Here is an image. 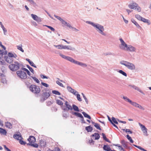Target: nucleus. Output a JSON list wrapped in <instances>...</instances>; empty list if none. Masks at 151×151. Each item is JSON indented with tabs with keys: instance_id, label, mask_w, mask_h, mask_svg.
I'll use <instances>...</instances> for the list:
<instances>
[{
	"instance_id": "nucleus-64",
	"label": "nucleus",
	"mask_w": 151,
	"mask_h": 151,
	"mask_svg": "<svg viewBox=\"0 0 151 151\" xmlns=\"http://www.w3.org/2000/svg\"><path fill=\"white\" fill-rule=\"evenodd\" d=\"M3 53L4 52H3L2 51L0 50V59L2 57Z\"/></svg>"
},
{
	"instance_id": "nucleus-55",
	"label": "nucleus",
	"mask_w": 151,
	"mask_h": 151,
	"mask_svg": "<svg viewBox=\"0 0 151 151\" xmlns=\"http://www.w3.org/2000/svg\"><path fill=\"white\" fill-rule=\"evenodd\" d=\"M41 84L42 86H44L46 87H48L49 86V85L48 84L46 83H45L41 82Z\"/></svg>"
},
{
	"instance_id": "nucleus-42",
	"label": "nucleus",
	"mask_w": 151,
	"mask_h": 151,
	"mask_svg": "<svg viewBox=\"0 0 151 151\" xmlns=\"http://www.w3.org/2000/svg\"><path fill=\"white\" fill-rule=\"evenodd\" d=\"M130 104H131L133 106L136 107H137V106L138 104H137V103L136 102H135L132 101Z\"/></svg>"
},
{
	"instance_id": "nucleus-27",
	"label": "nucleus",
	"mask_w": 151,
	"mask_h": 151,
	"mask_svg": "<svg viewBox=\"0 0 151 151\" xmlns=\"http://www.w3.org/2000/svg\"><path fill=\"white\" fill-rule=\"evenodd\" d=\"M0 78L2 80V82L4 83L6 81L5 76L2 73H0Z\"/></svg>"
},
{
	"instance_id": "nucleus-2",
	"label": "nucleus",
	"mask_w": 151,
	"mask_h": 151,
	"mask_svg": "<svg viewBox=\"0 0 151 151\" xmlns=\"http://www.w3.org/2000/svg\"><path fill=\"white\" fill-rule=\"evenodd\" d=\"M121 64L125 66L129 69L132 70L135 68V65L132 63L126 61L122 60L120 62Z\"/></svg>"
},
{
	"instance_id": "nucleus-5",
	"label": "nucleus",
	"mask_w": 151,
	"mask_h": 151,
	"mask_svg": "<svg viewBox=\"0 0 151 151\" xmlns=\"http://www.w3.org/2000/svg\"><path fill=\"white\" fill-rule=\"evenodd\" d=\"M14 63V64H10L9 66L10 70L13 71H15L18 70L21 65V64L17 62H15Z\"/></svg>"
},
{
	"instance_id": "nucleus-47",
	"label": "nucleus",
	"mask_w": 151,
	"mask_h": 151,
	"mask_svg": "<svg viewBox=\"0 0 151 151\" xmlns=\"http://www.w3.org/2000/svg\"><path fill=\"white\" fill-rule=\"evenodd\" d=\"M135 17L139 20L141 21L142 17L139 14H136L135 15Z\"/></svg>"
},
{
	"instance_id": "nucleus-25",
	"label": "nucleus",
	"mask_w": 151,
	"mask_h": 151,
	"mask_svg": "<svg viewBox=\"0 0 151 151\" xmlns=\"http://www.w3.org/2000/svg\"><path fill=\"white\" fill-rule=\"evenodd\" d=\"M10 58H16L17 57V55L15 53L14 54L11 52H9L8 54V56Z\"/></svg>"
},
{
	"instance_id": "nucleus-20",
	"label": "nucleus",
	"mask_w": 151,
	"mask_h": 151,
	"mask_svg": "<svg viewBox=\"0 0 151 151\" xmlns=\"http://www.w3.org/2000/svg\"><path fill=\"white\" fill-rule=\"evenodd\" d=\"M128 142L124 140H122L121 142V143L122 144L123 147L126 148H128Z\"/></svg>"
},
{
	"instance_id": "nucleus-14",
	"label": "nucleus",
	"mask_w": 151,
	"mask_h": 151,
	"mask_svg": "<svg viewBox=\"0 0 151 151\" xmlns=\"http://www.w3.org/2000/svg\"><path fill=\"white\" fill-rule=\"evenodd\" d=\"M31 16L34 20L36 21L38 23H39L41 22L42 19L40 17L33 14H31Z\"/></svg>"
},
{
	"instance_id": "nucleus-40",
	"label": "nucleus",
	"mask_w": 151,
	"mask_h": 151,
	"mask_svg": "<svg viewBox=\"0 0 151 151\" xmlns=\"http://www.w3.org/2000/svg\"><path fill=\"white\" fill-rule=\"evenodd\" d=\"M52 92L53 94L56 95H61L60 93L57 91L53 90L52 91Z\"/></svg>"
},
{
	"instance_id": "nucleus-48",
	"label": "nucleus",
	"mask_w": 151,
	"mask_h": 151,
	"mask_svg": "<svg viewBox=\"0 0 151 151\" xmlns=\"http://www.w3.org/2000/svg\"><path fill=\"white\" fill-rule=\"evenodd\" d=\"M94 126H95V127L97 129L100 130H101V129L100 127V125L99 124L96 123L95 124Z\"/></svg>"
},
{
	"instance_id": "nucleus-57",
	"label": "nucleus",
	"mask_w": 151,
	"mask_h": 151,
	"mask_svg": "<svg viewBox=\"0 0 151 151\" xmlns=\"http://www.w3.org/2000/svg\"><path fill=\"white\" fill-rule=\"evenodd\" d=\"M45 26L49 28L50 30H51L52 31H55V29L51 26L46 25H45Z\"/></svg>"
},
{
	"instance_id": "nucleus-35",
	"label": "nucleus",
	"mask_w": 151,
	"mask_h": 151,
	"mask_svg": "<svg viewBox=\"0 0 151 151\" xmlns=\"http://www.w3.org/2000/svg\"><path fill=\"white\" fill-rule=\"evenodd\" d=\"M22 44L17 46V48L19 50L21 51L22 52H24V51L22 48Z\"/></svg>"
},
{
	"instance_id": "nucleus-49",
	"label": "nucleus",
	"mask_w": 151,
	"mask_h": 151,
	"mask_svg": "<svg viewBox=\"0 0 151 151\" xmlns=\"http://www.w3.org/2000/svg\"><path fill=\"white\" fill-rule=\"evenodd\" d=\"M19 143L20 144L23 145H24L26 144V142L22 140V139H19Z\"/></svg>"
},
{
	"instance_id": "nucleus-32",
	"label": "nucleus",
	"mask_w": 151,
	"mask_h": 151,
	"mask_svg": "<svg viewBox=\"0 0 151 151\" xmlns=\"http://www.w3.org/2000/svg\"><path fill=\"white\" fill-rule=\"evenodd\" d=\"M102 135L103 136V138L105 140L106 142H108L109 143H111V142L106 137L104 133H102Z\"/></svg>"
},
{
	"instance_id": "nucleus-63",
	"label": "nucleus",
	"mask_w": 151,
	"mask_h": 151,
	"mask_svg": "<svg viewBox=\"0 0 151 151\" xmlns=\"http://www.w3.org/2000/svg\"><path fill=\"white\" fill-rule=\"evenodd\" d=\"M4 147L6 151H11L10 149H9L8 147H6V145H4Z\"/></svg>"
},
{
	"instance_id": "nucleus-44",
	"label": "nucleus",
	"mask_w": 151,
	"mask_h": 151,
	"mask_svg": "<svg viewBox=\"0 0 151 151\" xmlns=\"http://www.w3.org/2000/svg\"><path fill=\"white\" fill-rule=\"evenodd\" d=\"M27 67L29 69V70L33 73V74L34 73V70L33 68L30 67L29 65H27Z\"/></svg>"
},
{
	"instance_id": "nucleus-3",
	"label": "nucleus",
	"mask_w": 151,
	"mask_h": 151,
	"mask_svg": "<svg viewBox=\"0 0 151 151\" xmlns=\"http://www.w3.org/2000/svg\"><path fill=\"white\" fill-rule=\"evenodd\" d=\"M28 141L29 142V143L27 144V145L36 148L38 147L37 144H34L36 141V139L34 137L32 136H30L28 139Z\"/></svg>"
},
{
	"instance_id": "nucleus-29",
	"label": "nucleus",
	"mask_w": 151,
	"mask_h": 151,
	"mask_svg": "<svg viewBox=\"0 0 151 151\" xmlns=\"http://www.w3.org/2000/svg\"><path fill=\"white\" fill-rule=\"evenodd\" d=\"M72 108L73 110L77 112L80 111V110L78 107L75 104H73L72 105Z\"/></svg>"
},
{
	"instance_id": "nucleus-43",
	"label": "nucleus",
	"mask_w": 151,
	"mask_h": 151,
	"mask_svg": "<svg viewBox=\"0 0 151 151\" xmlns=\"http://www.w3.org/2000/svg\"><path fill=\"white\" fill-rule=\"evenodd\" d=\"M65 111H64L63 112V116L64 117L66 118L68 116V112Z\"/></svg>"
},
{
	"instance_id": "nucleus-41",
	"label": "nucleus",
	"mask_w": 151,
	"mask_h": 151,
	"mask_svg": "<svg viewBox=\"0 0 151 151\" xmlns=\"http://www.w3.org/2000/svg\"><path fill=\"white\" fill-rule=\"evenodd\" d=\"M127 139L130 141V142L133 143L134 142V141L132 139L131 137L129 136L128 134H127Z\"/></svg>"
},
{
	"instance_id": "nucleus-36",
	"label": "nucleus",
	"mask_w": 151,
	"mask_h": 151,
	"mask_svg": "<svg viewBox=\"0 0 151 151\" xmlns=\"http://www.w3.org/2000/svg\"><path fill=\"white\" fill-rule=\"evenodd\" d=\"M82 114L85 117L87 118L90 119H91V117L86 112H82Z\"/></svg>"
},
{
	"instance_id": "nucleus-7",
	"label": "nucleus",
	"mask_w": 151,
	"mask_h": 151,
	"mask_svg": "<svg viewBox=\"0 0 151 151\" xmlns=\"http://www.w3.org/2000/svg\"><path fill=\"white\" fill-rule=\"evenodd\" d=\"M30 90L34 93L37 94L40 93V89L38 86L34 85H31L29 87Z\"/></svg>"
},
{
	"instance_id": "nucleus-60",
	"label": "nucleus",
	"mask_w": 151,
	"mask_h": 151,
	"mask_svg": "<svg viewBox=\"0 0 151 151\" xmlns=\"http://www.w3.org/2000/svg\"><path fill=\"white\" fill-rule=\"evenodd\" d=\"M125 132L127 133H129L130 134H132L133 133L129 129H126L125 130Z\"/></svg>"
},
{
	"instance_id": "nucleus-1",
	"label": "nucleus",
	"mask_w": 151,
	"mask_h": 151,
	"mask_svg": "<svg viewBox=\"0 0 151 151\" xmlns=\"http://www.w3.org/2000/svg\"><path fill=\"white\" fill-rule=\"evenodd\" d=\"M86 22L87 24L91 25L94 28H96V30L100 34L104 36L106 35V34L104 32V29L103 26L98 23H94L90 21H86Z\"/></svg>"
},
{
	"instance_id": "nucleus-24",
	"label": "nucleus",
	"mask_w": 151,
	"mask_h": 151,
	"mask_svg": "<svg viewBox=\"0 0 151 151\" xmlns=\"http://www.w3.org/2000/svg\"><path fill=\"white\" fill-rule=\"evenodd\" d=\"M32 78L37 83H40L39 81L35 77H33L32 76H30V77H28L27 78L28 79H31V78Z\"/></svg>"
},
{
	"instance_id": "nucleus-37",
	"label": "nucleus",
	"mask_w": 151,
	"mask_h": 151,
	"mask_svg": "<svg viewBox=\"0 0 151 151\" xmlns=\"http://www.w3.org/2000/svg\"><path fill=\"white\" fill-rule=\"evenodd\" d=\"M0 133L2 134L6 135V130L1 128Z\"/></svg>"
},
{
	"instance_id": "nucleus-38",
	"label": "nucleus",
	"mask_w": 151,
	"mask_h": 151,
	"mask_svg": "<svg viewBox=\"0 0 151 151\" xmlns=\"http://www.w3.org/2000/svg\"><path fill=\"white\" fill-rule=\"evenodd\" d=\"M123 98L126 101L129 103L130 104L132 101L126 96H123Z\"/></svg>"
},
{
	"instance_id": "nucleus-15",
	"label": "nucleus",
	"mask_w": 151,
	"mask_h": 151,
	"mask_svg": "<svg viewBox=\"0 0 151 151\" xmlns=\"http://www.w3.org/2000/svg\"><path fill=\"white\" fill-rule=\"evenodd\" d=\"M129 86L135 90L138 91L142 94L144 95H145L144 93L139 88V87L135 86V85H129Z\"/></svg>"
},
{
	"instance_id": "nucleus-45",
	"label": "nucleus",
	"mask_w": 151,
	"mask_h": 151,
	"mask_svg": "<svg viewBox=\"0 0 151 151\" xmlns=\"http://www.w3.org/2000/svg\"><path fill=\"white\" fill-rule=\"evenodd\" d=\"M112 122L117 124H118V122H117V119H116L114 117H112Z\"/></svg>"
},
{
	"instance_id": "nucleus-6",
	"label": "nucleus",
	"mask_w": 151,
	"mask_h": 151,
	"mask_svg": "<svg viewBox=\"0 0 151 151\" xmlns=\"http://www.w3.org/2000/svg\"><path fill=\"white\" fill-rule=\"evenodd\" d=\"M45 92H44L43 90H42L43 93L41 95L42 97L40 101L42 102L46 100L50 96V92H47L48 91V89L45 88Z\"/></svg>"
},
{
	"instance_id": "nucleus-9",
	"label": "nucleus",
	"mask_w": 151,
	"mask_h": 151,
	"mask_svg": "<svg viewBox=\"0 0 151 151\" xmlns=\"http://www.w3.org/2000/svg\"><path fill=\"white\" fill-rule=\"evenodd\" d=\"M65 101V105L62 106V110L66 111H68L69 110H72V107L69 104L68 102L67 101Z\"/></svg>"
},
{
	"instance_id": "nucleus-23",
	"label": "nucleus",
	"mask_w": 151,
	"mask_h": 151,
	"mask_svg": "<svg viewBox=\"0 0 151 151\" xmlns=\"http://www.w3.org/2000/svg\"><path fill=\"white\" fill-rule=\"evenodd\" d=\"M61 22L64 26H66L69 28L72 27V26L69 23H68L64 20H63Z\"/></svg>"
},
{
	"instance_id": "nucleus-21",
	"label": "nucleus",
	"mask_w": 151,
	"mask_h": 151,
	"mask_svg": "<svg viewBox=\"0 0 151 151\" xmlns=\"http://www.w3.org/2000/svg\"><path fill=\"white\" fill-rule=\"evenodd\" d=\"M76 64L78 65L83 67H86L87 66V65L84 63L77 61Z\"/></svg>"
},
{
	"instance_id": "nucleus-39",
	"label": "nucleus",
	"mask_w": 151,
	"mask_h": 151,
	"mask_svg": "<svg viewBox=\"0 0 151 151\" xmlns=\"http://www.w3.org/2000/svg\"><path fill=\"white\" fill-rule=\"evenodd\" d=\"M118 72L120 74H122L124 76L127 77V73L124 71L122 70H119Z\"/></svg>"
},
{
	"instance_id": "nucleus-13",
	"label": "nucleus",
	"mask_w": 151,
	"mask_h": 151,
	"mask_svg": "<svg viewBox=\"0 0 151 151\" xmlns=\"http://www.w3.org/2000/svg\"><path fill=\"white\" fill-rule=\"evenodd\" d=\"M139 124L141 130L144 133V135L146 136H147L148 135V134L147 132V128L145 126L143 125L140 123H139Z\"/></svg>"
},
{
	"instance_id": "nucleus-62",
	"label": "nucleus",
	"mask_w": 151,
	"mask_h": 151,
	"mask_svg": "<svg viewBox=\"0 0 151 151\" xmlns=\"http://www.w3.org/2000/svg\"><path fill=\"white\" fill-rule=\"evenodd\" d=\"M40 76L42 78H47V79L48 78V77L46 76H45L44 75H41Z\"/></svg>"
},
{
	"instance_id": "nucleus-4",
	"label": "nucleus",
	"mask_w": 151,
	"mask_h": 151,
	"mask_svg": "<svg viewBox=\"0 0 151 151\" xmlns=\"http://www.w3.org/2000/svg\"><path fill=\"white\" fill-rule=\"evenodd\" d=\"M54 46L57 48L58 49H67L73 51L75 50V48L71 47L70 45H54Z\"/></svg>"
},
{
	"instance_id": "nucleus-56",
	"label": "nucleus",
	"mask_w": 151,
	"mask_h": 151,
	"mask_svg": "<svg viewBox=\"0 0 151 151\" xmlns=\"http://www.w3.org/2000/svg\"><path fill=\"white\" fill-rule=\"evenodd\" d=\"M71 93H72L75 96L76 95H77V94L78 93V92L76 90H75V89H73V90L72 91V92H71Z\"/></svg>"
},
{
	"instance_id": "nucleus-31",
	"label": "nucleus",
	"mask_w": 151,
	"mask_h": 151,
	"mask_svg": "<svg viewBox=\"0 0 151 151\" xmlns=\"http://www.w3.org/2000/svg\"><path fill=\"white\" fill-rule=\"evenodd\" d=\"M93 137H95V140H98V139L100 137V135L99 134L97 133H95L93 134L92 135Z\"/></svg>"
},
{
	"instance_id": "nucleus-17",
	"label": "nucleus",
	"mask_w": 151,
	"mask_h": 151,
	"mask_svg": "<svg viewBox=\"0 0 151 151\" xmlns=\"http://www.w3.org/2000/svg\"><path fill=\"white\" fill-rule=\"evenodd\" d=\"M5 58L6 61L9 63H12L14 60L13 58H10L7 56H5Z\"/></svg>"
},
{
	"instance_id": "nucleus-33",
	"label": "nucleus",
	"mask_w": 151,
	"mask_h": 151,
	"mask_svg": "<svg viewBox=\"0 0 151 151\" xmlns=\"http://www.w3.org/2000/svg\"><path fill=\"white\" fill-rule=\"evenodd\" d=\"M40 144L41 147H45L46 145V142L43 140L41 139L40 140Z\"/></svg>"
},
{
	"instance_id": "nucleus-30",
	"label": "nucleus",
	"mask_w": 151,
	"mask_h": 151,
	"mask_svg": "<svg viewBox=\"0 0 151 151\" xmlns=\"http://www.w3.org/2000/svg\"><path fill=\"white\" fill-rule=\"evenodd\" d=\"M85 129L88 132H91L93 130V128L90 126L86 127Z\"/></svg>"
},
{
	"instance_id": "nucleus-54",
	"label": "nucleus",
	"mask_w": 151,
	"mask_h": 151,
	"mask_svg": "<svg viewBox=\"0 0 151 151\" xmlns=\"http://www.w3.org/2000/svg\"><path fill=\"white\" fill-rule=\"evenodd\" d=\"M133 145L135 147H136L138 148V149H139L140 150H141L142 151H143L144 149L141 147L140 146H137V145Z\"/></svg>"
},
{
	"instance_id": "nucleus-28",
	"label": "nucleus",
	"mask_w": 151,
	"mask_h": 151,
	"mask_svg": "<svg viewBox=\"0 0 151 151\" xmlns=\"http://www.w3.org/2000/svg\"><path fill=\"white\" fill-rule=\"evenodd\" d=\"M28 77L26 78V79H24V82L25 84L28 87L29 85L30 84L29 82L30 81V80L29 79H27Z\"/></svg>"
},
{
	"instance_id": "nucleus-46",
	"label": "nucleus",
	"mask_w": 151,
	"mask_h": 151,
	"mask_svg": "<svg viewBox=\"0 0 151 151\" xmlns=\"http://www.w3.org/2000/svg\"><path fill=\"white\" fill-rule=\"evenodd\" d=\"M56 103L57 104L60 105H63V102L60 100L58 99H57L56 100Z\"/></svg>"
},
{
	"instance_id": "nucleus-18",
	"label": "nucleus",
	"mask_w": 151,
	"mask_h": 151,
	"mask_svg": "<svg viewBox=\"0 0 151 151\" xmlns=\"http://www.w3.org/2000/svg\"><path fill=\"white\" fill-rule=\"evenodd\" d=\"M70 113L72 114L75 115L76 116H77L80 118H83V116L81 113H79L78 112H73V111H71Z\"/></svg>"
},
{
	"instance_id": "nucleus-58",
	"label": "nucleus",
	"mask_w": 151,
	"mask_h": 151,
	"mask_svg": "<svg viewBox=\"0 0 151 151\" xmlns=\"http://www.w3.org/2000/svg\"><path fill=\"white\" fill-rule=\"evenodd\" d=\"M137 108H139V109H142L143 110H145L144 108L139 104H138Z\"/></svg>"
},
{
	"instance_id": "nucleus-12",
	"label": "nucleus",
	"mask_w": 151,
	"mask_h": 151,
	"mask_svg": "<svg viewBox=\"0 0 151 151\" xmlns=\"http://www.w3.org/2000/svg\"><path fill=\"white\" fill-rule=\"evenodd\" d=\"M128 6L131 9H134L139 12H140L141 10L140 7L138 6L137 4L135 3L130 4Z\"/></svg>"
},
{
	"instance_id": "nucleus-53",
	"label": "nucleus",
	"mask_w": 151,
	"mask_h": 151,
	"mask_svg": "<svg viewBox=\"0 0 151 151\" xmlns=\"http://www.w3.org/2000/svg\"><path fill=\"white\" fill-rule=\"evenodd\" d=\"M56 83L58 85L62 87H64V86L63 85V84L61 83L59 81H56Z\"/></svg>"
},
{
	"instance_id": "nucleus-51",
	"label": "nucleus",
	"mask_w": 151,
	"mask_h": 151,
	"mask_svg": "<svg viewBox=\"0 0 151 151\" xmlns=\"http://www.w3.org/2000/svg\"><path fill=\"white\" fill-rule=\"evenodd\" d=\"M54 16L57 18L59 20L60 22H61L63 20V19H62L60 17L57 16L55 14L54 15Z\"/></svg>"
},
{
	"instance_id": "nucleus-59",
	"label": "nucleus",
	"mask_w": 151,
	"mask_h": 151,
	"mask_svg": "<svg viewBox=\"0 0 151 151\" xmlns=\"http://www.w3.org/2000/svg\"><path fill=\"white\" fill-rule=\"evenodd\" d=\"M30 65L32 66L34 68H36L37 67L34 64L33 62L31 61L29 63Z\"/></svg>"
},
{
	"instance_id": "nucleus-11",
	"label": "nucleus",
	"mask_w": 151,
	"mask_h": 151,
	"mask_svg": "<svg viewBox=\"0 0 151 151\" xmlns=\"http://www.w3.org/2000/svg\"><path fill=\"white\" fill-rule=\"evenodd\" d=\"M119 40L121 43L119 46L120 48L122 50H127L128 45H127L122 38L119 39Z\"/></svg>"
},
{
	"instance_id": "nucleus-34",
	"label": "nucleus",
	"mask_w": 151,
	"mask_h": 151,
	"mask_svg": "<svg viewBox=\"0 0 151 151\" xmlns=\"http://www.w3.org/2000/svg\"><path fill=\"white\" fill-rule=\"evenodd\" d=\"M5 126L6 127L11 129L12 128V124L10 122H6L5 123Z\"/></svg>"
},
{
	"instance_id": "nucleus-26",
	"label": "nucleus",
	"mask_w": 151,
	"mask_h": 151,
	"mask_svg": "<svg viewBox=\"0 0 151 151\" xmlns=\"http://www.w3.org/2000/svg\"><path fill=\"white\" fill-rule=\"evenodd\" d=\"M141 21H142L144 22L147 23L148 25H149L150 24V20L149 19H146L142 17V18Z\"/></svg>"
},
{
	"instance_id": "nucleus-10",
	"label": "nucleus",
	"mask_w": 151,
	"mask_h": 151,
	"mask_svg": "<svg viewBox=\"0 0 151 151\" xmlns=\"http://www.w3.org/2000/svg\"><path fill=\"white\" fill-rule=\"evenodd\" d=\"M59 55L60 56L63 58H64L71 63L76 64L77 61L75 60L69 56H66L61 54H60Z\"/></svg>"
},
{
	"instance_id": "nucleus-61",
	"label": "nucleus",
	"mask_w": 151,
	"mask_h": 151,
	"mask_svg": "<svg viewBox=\"0 0 151 151\" xmlns=\"http://www.w3.org/2000/svg\"><path fill=\"white\" fill-rule=\"evenodd\" d=\"M3 32H4V34L5 35H6L7 34V30L6 29V28L4 29H3Z\"/></svg>"
},
{
	"instance_id": "nucleus-52",
	"label": "nucleus",
	"mask_w": 151,
	"mask_h": 151,
	"mask_svg": "<svg viewBox=\"0 0 151 151\" xmlns=\"http://www.w3.org/2000/svg\"><path fill=\"white\" fill-rule=\"evenodd\" d=\"M67 88L68 91L70 93H71L72 91L73 90V89L71 87L69 86H67Z\"/></svg>"
},
{
	"instance_id": "nucleus-19",
	"label": "nucleus",
	"mask_w": 151,
	"mask_h": 151,
	"mask_svg": "<svg viewBox=\"0 0 151 151\" xmlns=\"http://www.w3.org/2000/svg\"><path fill=\"white\" fill-rule=\"evenodd\" d=\"M13 137L17 140H19V139H22V136L20 134V133H19V134H14L13 135Z\"/></svg>"
},
{
	"instance_id": "nucleus-50",
	"label": "nucleus",
	"mask_w": 151,
	"mask_h": 151,
	"mask_svg": "<svg viewBox=\"0 0 151 151\" xmlns=\"http://www.w3.org/2000/svg\"><path fill=\"white\" fill-rule=\"evenodd\" d=\"M76 96L77 99L79 101H82V100L80 97V94H78V93Z\"/></svg>"
},
{
	"instance_id": "nucleus-8",
	"label": "nucleus",
	"mask_w": 151,
	"mask_h": 151,
	"mask_svg": "<svg viewBox=\"0 0 151 151\" xmlns=\"http://www.w3.org/2000/svg\"><path fill=\"white\" fill-rule=\"evenodd\" d=\"M17 74L18 76L22 79H26L27 77L26 73L21 70L17 71Z\"/></svg>"
},
{
	"instance_id": "nucleus-16",
	"label": "nucleus",
	"mask_w": 151,
	"mask_h": 151,
	"mask_svg": "<svg viewBox=\"0 0 151 151\" xmlns=\"http://www.w3.org/2000/svg\"><path fill=\"white\" fill-rule=\"evenodd\" d=\"M136 50V48L131 45H128V46L127 49V51H129L131 52H135Z\"/></svg>"
},
{
	"instance_id": "nucleus-22",
	"label": "nucleus",
	"mask_w": 151,
	"mask_h": 151,
	"mask_svg": "<svg viewBox=\"0 0 151 151\" xmlns=\"http://www.w3.org/2000/svg\"><path fill=\"white\" fill-rule=\"evenodd\" d=\"M131 21L136 26V27L138 29H142L141 27L138 24L136 21H135L134 19H131Z\"/></svg>"
}]
</instances>
